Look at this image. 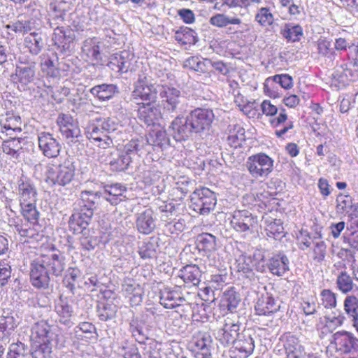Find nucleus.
Masks as SVG:
<instances>
[{"instance_id": "nucleus-49", "label": "nucleus", "mask_w": 358, "mask_h": 358, "mask_svg": "<svg viewBox=\"0 0 358 358\" xmlns=\"http://www.w3.org/2000/svg\"><path fill=\"white\" fill-rule=\"evenodd\" d=\"M158 250L157 241L151 238L149 241L143 243L139 248L138 254L142 259H151L157 256Z\"/></svg>"}, {"instance_id": "nucleus-62", "label": "nucleus", "mask_w": 358, "mask_h": 358, "mask_svg": "<svg viewBox=\"0 0 358 358\" xmlns=\"http://www.w3.org/2000/svg\"><path fill=\"white\" fill-rule=\"evenodd\" d=\"M129 330L133 336L139 343H143L147 338L141 325L136 320H132L130 322Z\"/></svg>"}, {"instance_id": "nucleus-33", "label": "nucleus", "mask_w": 358, "mask_h": 358, "mask_svg": "<svg viewBox=\"0 0 358 358\" xmlns=\"http://www.w3.org/2000/svg\"><path fill=\"white\" fill-rule=\"evenodd\" d=\"M227 143L234 148L240 147L245 141V129L240 124H231L228 126Z\"/></svg>"}, {"instance_id": "nucleus-61", "label": "nucleus", "mask_w": 358, "mask_h": 358, "mask_svg": "<svg viewBox=\"0 0 358 358\" xmlns=\"http://www.w3.org/2000/svg\"><path fill=\"white\" fill-rule=\"evenodd\" d=\"M50 343H34L36 348L32 352L33 358H50L52 352V347Z\"/></svg>"}, {"instance_id": "nucleus-52", "label": "nucleus", "mask_w": 358, "mask_h": 358, "mask_svg": "<svg viewBox=\"0 0 358 358\" xmlns=\"http://www.w3.org/2000/svg\"><path fill=\"white\" fill-rule=\"evenodd\" d=\"M211 63L208 59H201L199 57H190L184 62V66L195 71L205 72L207 64Z\"/></svg>"}, {"instance_id": "nucleus-5", "label": "nucleus", "mask_w": 358, "mask_h": 358, "mask_svg": "<svg viewBox=\"0 0 358 358\" xmlns=\"http://www.w3.org/2000/svg\"><path fill=\"white\" fill-rule=\"evenodd\" d=\"M214 119L213 111L208 108H197L188 115V120L196 134L208 131Z\"/></svg>"}, {"instance_id": "nucleus-56", "label": "nucleus", "mask_w": 358, "mask_h": 358, "mask_svg": "<svg viewBox=\"0 0 358 358\" xmlns=\"http://www.w3.org/2000/svg\"><path fill=\"white\" fill-rule=\"evenodd\" d=\"M336 209L338 213H349L352 211L353 208L355 210L356 209V208H354L352 199L349 195H338L336 199Z\"/></svg>"}, {"instance_id": "nucleus-3", "label": "nucleus", "mask_w": 358, "mask_h": 358, "mask_svg": "<svg viewBox=\"0 0 358 358\" xmlns=\"http://www.w3.org/2000/svg\"><path fill=\"white\" fill-rule=\"evenodd\" d=\"M192 206L201 215H208L216 205L215 193L207 187L196 189L191 197Z\"/></svg>"}, {"instance_id": "nucleus-22", "label": "nucleus", "mask_w": 358, "mask_h": 358, "mask_svg": "<svg viewBox=\"0 0 358 358\" xmlns=\"http://www.w3.org/2000/svg\"><path fill=\"white\" fill-rule=\"evenodd\" d=\"M127 188L122 184L115 183L110 185H106L102 192H101V199L107 201L111 205L115 206L120 202L125 200Z\"/></svg>"}, {"instance_id": "nucleus-53", "label": "nucleus", "mask_w": 358, "mask_h": 358, "mask_svg": "<svg viewBox=\"0 0 358 358\" xmlns=\"http://www.w3.org/2000/svg\"><path fill=\"white\" fill-rule=\"evenodd\" d=\"M320 304L327 309H332L337 306L336 294L329 289H324L320 294Z\"/></svg>"}, {"instance_id": "nucleus-31", "label": "nucleus", "mask_w": 358, "mask_h": 358, "mask_svg": "<svg viewBox=\"0 0 358 358\" xmlns=\"http://www.w3.org/2000/svg\"><path fill=\"white\" fill-rule=\"evenodd\" d=\"M93 216L92 211H84L80 210V212L73 214L69 220V227L73 230L74 233H80L88 226L91 218Z\"/></svg>"}, {"instance_id": "nucleus-29", "label": "nucleus", "mask_w": 358, "mask_h": 358, "mask_svg": "<svg viewBox=\"0 0 358 358\" xmlns=\"http://www.w3.org/2000/svg\"><path fill=\"white\" fill-rule=\"evenodd\" d=\"M280 305L271 296L266 294L259 298L255 305L256 313L259 315H269L277 312Z\"/></svg>"}, {"instance_id": "nucleus-40", "label": "nucleus", "mask_w": 358, "mask_h": 358, "mask_svg": "<svg viewBox=\"0 0 358 358\" xmlns=\"http://www.w3.org/2000/svg\"><path fill=\"white\" fill-rule=\"evenodd\" d=\"M90 92L99 100L106 101L111 99L117 92V87L113 84H102L93 87Z\"/></svg>"}, {"instance_id": "nucleus-2", "label": "nucleus", "mask_w": 358, "mask_h": 358, "mask_svg": "<svg viewBox=\"0 0 358 358\" xmlns=\"http://www.w3.org/2000/svg\"><path fill=\"white\" fill-rule=\"evenodd\" d=\"M246 167L253 178H266L273 171V160L264 153H258L248 158Z\"/></svg>"}, {"instance_id": "nucleus-6", "label": "nucleus", "mask_w": 358, "mask_h": 358, "mask_svg": "<svg viewBox=\"0 0 358 358\" xmlns=\"http://www.w3.org/2000/svg\"><path fill=\"white\" fill-rule=\"evenodd\" d=\"M98 118L89 123L86 127L85 134L87 138L95 145L106 149L113 144L112 137L108 136L101 126Z\"/></svg>"}, {"instance_id": "nucleus-23", "label": "nucleus", "mask_w": 358, "mask_h": 358, "mask_svg": "<svg viewBox=\"0 0 358 358\" xmlns=\"http://www.w3.org/2000/svg\"><path fill=\"white\" fill-rule=\"evenodd\" d=\"M127 188L122 184L115 183L110 185H106L102 192H101V199L107 201L111 205L115 206L120 202L125 200Z\"/></svg>"}, {"instance_id": "nucleus-15", "label": "nucleus", "mask_w": 358, "mask_h": 358, "mask_svg": "<svg viewBox=\"0 0 358 358\" xmlns=\"http://www.w3.org/2000/svg\"><path fill=\"white\" fill-rule=\"evenodd\" d=\"M169 129L171 135L177 141H185L194 133V129L188 120V115L186 117H176Z\"/></svg>"}, {"instance_id": "nucleus-10", "label": "nucleus", "mask_w": 358, "mask_h": 358, "mask_svg": "<svg viewBox=\"0 0 358 358\" xmlns=\"http://www.w3.org/2000/svg\"><path fill=\"white\" fill-rule=\"evenodd\" d=\"M238 320L227 317L222 328L217 330L216 338L224 345L233 343L239 335Z\"/></svg>"}, {"instance_id": "nucleus-64", "label": "nucleus", "mask_w": 358, "mask_h": 358, "mask_svg": "<svg viewBox=\"0 0 358 358\" xmlns=\"http://www.w3.org/2000/svg\"><path fill=\"white\" fill-rule=\"evenodd\" d=\"M344 237L348 239L350 245L358 250V226L355 228L353 227H347Z\"/></svg>"}, {"instance_id": "nucleus-60", "label": "nucleus", "mask_w": 358, "mask_h": 358, "mask_svg": "<svg viewBox=\"0 0 358 358\" xmlns=\"http://www.w3.org/2000/svg\"><path fill=\"white\" fill-rule=\"evenodd\" d=\"M108 136L119 129L120 127L116 117L98 118Z\"/></svg>"}, {"instance_id": "nucleus-48", "label": "nucleus", "mask_w": 358, "mask_h": 358, "mask_svg": "<svg viewBox=\"0 0 358 358\" xmlns=\"http://www.w3.org/2000/svg\"><path fill=\"white\" fill-rule=\"evenodd\" d=\"M175 38L184 45L194 44L197 41L196 32L187 27H180L177 30L175 34Z\"/></svg>"}, {"instance_id": "nucleus-55", "label": "nucleus", "mask_w": 358, "mask_h": 358, "mask_svg": "<svg viewBox=\"0 0 358 358\" xmlns=\"http://www.w3.org/2000/svg\"><path fill=\"white\" fill-rule=\"evenodd\" d=\"M336 285L338 289L345 294L352 291L355 285L351 277L345 272H342L337 278Z\"/></svg>"}, {"instance_id": "nucleus-38", "label": "nucleus", "mask_w": 358, "mask_h": 358, "mask_svg": "<svg viewBox=\"0 0 358 358\" xmlns=\"http://www.w3.org/2000/svg\"><path fill=\"white\" fill-rule=\"evenodd\" d=\"M264 230L268 237L277 239L284 233L282 222L280 220L273 219L271 217H264Z\"/></svg>"}, {"instance_id": "nucleus-26", "label": "nucleus", "mask_w": 358, "mask_h": 358, "mask_svg": "<svg viewBox=\"0 0 358 358\" xmlns=\"http://www.w3.org/2000/svg\"><path fill=\"white\" fill-rule=\"evenodd\" d=\"M145 138L140 136L136 138H132L127 143L120 152L132 162L133 160L139 157L145 151Z\"/></svg>"}, {"instance_id": "nucleus-35", "label": "nucleus", "mask_w": 358, "mask_h": 358, "mask_svg": "<svg viewBox=\"0 0 358 358\" xmlns=\"http://www.w3.org/2000/svg\"><path fill=\"white\" fill-rule=\"evenodd\" d=\"M55 310L58 316L59 322L65 325H69L71 322V317L73 310L66 299L60 297L56 303Z\"/></svg>"}, {"instance_id": "nucleus-51", "label": "nucleus", "mask_w": 358, "mask_h": 358, "mask_svg": "<svg viewBox=\"0 0 358 358\" xmlns=\"http://www.w3.org/2000/svg\"><path fill=\"white\" fill-rule=\"evenodd\" d=\"M255 20L262 27H268L273 24L274 15L269 8L262 7L257 10Z\"/></svg>"}, {"instance_id": "nucleus-36", "label": "nucleus", "mask_w": 358, "mask_h": 358, "mask_svg": "<svg viewBox=\"0 0 358 358\" xmlns=\"http://www.w3.org/2000/svg\"><path fill=\"white\" fill-rule=\"evenodd\" d=\"M178 276L185 283L197 285L200 282L201 271L198 266L189 264L179 271Z\"/></svg>"}, {"instance_id": "nucleus-50", "label": "nucleus", "mask_w": 358, "mask_h": 358, "mask_svg": "<svg viewBox=\"0 0 358 358\" xmlns=\"http://www.w3.org/2000/svg\"><path fill=\"white\" fill-rule=\"evenodd\" d=\"M210 23L217 27H224L229 24H240L241 20L238 17H229L224 14H216L210 18Z\"/></svg>"}, {"instance_id": "nucleus-7", "label": "nucleus", "mask_w": 358, "mask_h": 358, "mask_svg": "<svg viewBox=\"0 0 358 358\" xmlns=\"http://www.w3.org/2000/svg\"><path fill=\"white\" fill-rule=\"evenodd\" d=\"M48 257H37L31 264L30 279L32 285L37 288L48 287L50 278L45 263Z\"/></svg>"}, {"instance_id": "nucleus-63", "label": "nucleus", "mask_w": 358, "mask_h": 358, "mask_svg": "<svg viewBox=\"0 0 358 358\" xmlns=\"http://www.w3.org/2000/svg\"><path fill=\"white\" fill-rule=\"evenodd\" d=\"M271 78L284 90H289L293 87V78L288 74H277Z\"/></svg>"}, {"instance_id": "nucleus-16", "label": "nucleus", "mask_w": 358, "mask_h": 358, "mask_svg": "<svg viewBox=\"0 0 358 358\" xmlns=\"http://www.w3.org/2000/svg\"><path fill=\"white\" fill-rule=\"evenodd\" d=\"M103 42L99 38L92 37L85 39L82 45V57L87 61L99 62L101 60V48Z\"/></svg>"}, {"instance_id": "nucleus-4", "label": "nucleus", "mask_w": 358, "mask_h": 358, "mask_svg": "<svg viewBox=\"0 0 358 358\" xmlns=\"http://www.w3.org/2000/svg\"><path fill=\"white\" fill-rule=\"evenodd\" d=\"M160 85H156L151 83L150 77L144 73L140 74L134 84V90L131 94L132 99L136 103L138 99L155 101L157 99V94Z\"/></svg>"}, {"instance_id": "nucleus-45", "label": "nucleus", "mask_w": 358, "mask_h": 358, "mask_svg": "<svg viewBox=\"0 0 358 358\" xmlns=\"http://www.w3.org/2000/svg\"><path fill=\"white\" fill-rule=\"evenodd\" d=\"M350 54L354 57V62L348 64H343L341 65V68L343 69V73L346 77H350V79L354 80L358 77L357 73H352L351 66L355 69V71H358V43L357 45L353 44L349 46Z\"/></svg>"}, {"instance_id": "nucleus-13", "label": "nucleus", "mask_w": 358, "mask_h": 358, "mask_svg": "<svg viewBox=\"0 0 358 358\" xmlns=\"http://www.w3.org/2000/svg\"><path fill=\"white\" fill-rule=\"evenodd\" d=\"M232 344L229 350L231 358H247L255 348V342L250 335H243Z\"/></svg>"}, {"instance_id": "nucleus-37", "label": "nucleus", "mask_w": 358, "mask_h": 358, "mask_svg": "<svg viewBox=\"0 0 358 358\" xmlns=\"http://www.w3.org/2000/svg\"><path fill=\"white\" fill-rule=\"evenodd\" d=\"M161 220L164 222L165 230L172 234H178L185 229V222L184 219L181 217H169V214L167 211L162 214Z\"/></svg>"}, {"instance_id": "nucleus-17", "label": "nucleus", "mask_w": 358, "mask_h": 358, "mask_svg": "<svg viewBox=\"0 0 358 358\" xmlns=\"http://www.w3.org/2000/svg\"><path fill=\"white\" fill-rule=\"evenodd\" d=\"M184 301L180 287H166L160 292V303L166 308H174L180 306Z\"/></svg>"}, {"instance_id": "nucleus-34", "label": "nucleus", "mask_w": 358, "mask_h": 358, "mask_svg": "<svg viewBox=\"0 0 358 358\" xmlns=\"http://www.w3.org/2000/svg\"><path fill=\"white\" fill-rule=\"evenodd\" d=\"M101 199V192H94L92 191H83L80 194L79 206L80 209L87 211H92L94 213L97 204Z\"/></svg>"}, {"instance_id": "nucleus-12", "label": "nucleus", "mask_w": 358, "mask_h": 358, "mask_svg": "<svg viewBox=\"0 0 358 358\" xmlns=\"http://www.w3.org/2000/svg\"><path fill=\"white\" fill-rule=\"evenodd\" d=\"M122 293L128 299L131 306H139L143 301V287L134 279H126L122 285Z\"/></svg>"}, {"instance_id": "nucleus-21", "label": "nucleus", "mask_w": 358, "mask_h": 358, "mask_svg": "<svg viewBox=\"0 0 358 358\" xmlns=\"http://www.w3.org/2000/svg\"><path fill=\"white\" fill-rule=\"evenodd\" d=\"M156 218L151 208H146L136 215V227L143 234H150L156 227Z\"/></svg>"}, {"instance_id": "nucleus-18", "label": "nucleus", "mask_w": 358, "mask_h": 358, "mask_svg": "<svg viewBox=\"0 0 358 358\" xmlns=\"http://www.w3.org/2000/svg\"><path fill=\"white\" fill-rule=\"evenodd\" d=\"M38 146L43 155L48 157H56L59 155L61 146L50 133L41 132L38 136Z\"/></svg>"}, {"instance_id": "nucleus-8", "label": "nucleus", "mask_w": 358, "mask_h": 358, "mask_svg": "<svg viewBox=\"0 0 358 358\" xmlns=\"http://www.w3.org/2000/svg\"><path fill=\"white\" fill-rule=\"evenodd\" d=\"M231 227L238 232H252L257 227V218L248 210H236L231 215Z\"/></svg>"}, {"instance_id": "nucleus-28", "label": "nucleus", "mask_w": 358, "mask_h": 358, "mask_svg": "<svg viewBox=\"0 0 358 358\" xmlns=\"http://www.w3.org/2000/svg\"><path fill=\"white\" fill-rule=\"evenodd\" d=\"M269 122L271 127L275 129V134L279 138H283L285 134L294 127V123L288 120L285 109H282L279 115L271 118Z\"/></svg>"}, {"instance_id": "nucleus-25", "label": "nucleus", "mask_w": 358, "mask_h": 358, "mask_svg": "<svg viewBox=\"0 0 358 358\" xmlns=\"http://www.w3.org/2000/svg\"><path fill=\"white\" fill-rule=\"evenodd\" d=\"M70 9L67 0H58L49 5V17L50 24L58 25L64 20L66 12Z\"/></svg>"}, {"instance_id": "nucleus-59", "label": "nucleus", "mask_w": 358, "mask_h": 358, "mask_svg": "<svg viewBox=\"0 0 358 358\" xmlns=\"http://www.w3.org/2000/svg\"><path fill=\"white\" fill-rule=\"evenodd\" d=\"M264 92L271 98L276 99L281 96V92L277 85L271 77L267 78L264 83Z\"/></svg>"}, {"instance_id": "nucleus-39", "label": "nucleus", "mask_w": 358, "mask_h": 358, "mask_svg": "<svg viewBox=\"0 0 358 358\" xmlns=\"http://www.w3.org/2000/svg\"><path fill=\"white\" fill-rule=\"evenodd\" d=\"M172 181V192L173 194H177V198L182 199L189 192V179L185 176H171Z\"/></svg>"}, {"instance_id": "nucleus-41", "label": "nucleus", "mask_w": 358, "mask_h": 358, "mask_svg": "<svg viewBox=\"0 0 358 358\" xmlns=\"http://www.w3.org/2000/svg\"><path fill=\"white\" fill-rule=\"evenodd\" d=\"M24 47L33 55H37L42 47V39L38 33L24 31Z\"/></svg>"}, {"instance_id": "nucleus-57", "label": "nucleus", "mask_w": 358, "mask_h": 358, "mask_svg": "<svg viewBox=\"0 0 358 358\" xmlns=\"http://www.w3.org/2000/svg\"><path fill=\"white\" fill-rule=\"evenodd\" d=\"M22 149L21 145L20 138H12L6 142V144L3 147V151L8 155L18 159L20 150Z\"/></svg>"}, {"instance_id": "nucleus-32", "label": "nucleus", "mask_w": 358, "mask_h": 358, "mask_svg": "<svg viewBox=\"0 0 358 358\" xmlns=\"http://www.w3.org/2000/svg\"><path fill=\"white\" fill-rule=\"evenodd\" d=\"M196 248L200 252L210 255L217 249V238L215 236L208 233L199 234L196 239Z\"/></svg>"}, {"instance_id": "nucleus-27", "label": "nucleus", "mask_w": 358, "mask_h": 358, "mask_svg": "<svg viewBox=\"0 0 358 358\" xmlns=\"http://www.w3.org/2000/svg\"><path fill=\"white\" fill-rule=\"evenodd\" d=\"M52 338V333L46 321L38 322L31 328L30 338L34 343H50Z\"/></svg>"}, {"instance_id": "nucleus-19", "label": "nucleus", "mask_w": 358, "mask_h": 358, "mask_svg": "<svg viewBox=\"0 0 358 358\" xmlns=\"http://www.w3.org/2000/svg\"><path fill=\"white\" fill-rule=\"evenodd\" d=\"M137 104L139 105L138 117L148 126L155 125L162 117L159 108L152 103H137Z\"/></svg>"}, {"instance_id": "nucleus-11", "label": "nucleus", "mask_w": 358, "mask_h": 358, "mask_svg": "<svg viewBox=\"0 0 358 358\" xmlns=\"http://www.w3.org/2000/svg\"><path fill=\"white\" fill-rule=\"evenodd\" d=\"M332 342L338 351L343 353H350L356 351L358 347V339L352 332L342 330L334 333Z\"/></svg>"}, {"instance_id": "nucleus-58", "label": "nucleus", "mask_w": 358, "mask_h": 358, "mask_svg": "<svg viewBox=\"0 0 358 358\" xmlns=\"http://www.w3.org/2000/svg\"><path fill=\"white\" fill-rule=\"evenodd\" d=\"M345 313L352 317L358 313V298L354 295L347 296L343 302Z\"/></svg>"}, {"instance_id": "nucleus-44", "label": "nucleus", "mask_w": 358, "mask_h": 358, "mask_svg": "<svg viewBox=\"0 0 358 358\" xmlns=\"http://www.w3.org/2000/svg\"><path fill=\"white\" fill-rule=\"evenodd\" d=\"M240 300L238 294L234 288H230L224 292L221 299V306L233 313L238 307Z\"/></svg>"}, {"instance_id": "nucleus-42", "label": "nucleus", "mask_w": 358, "mask_h": 358, "mask_svg": "<svg viewBox=\"0 0 358 358\" xmlns=\"http://www.w3.org/2000/svg\"><path fill=\"white\" fill-rule=\"evenodd\" d=\"M145 141L146 146L150 145L162 147L167 143L169 139L166 131L159 127H157L150 131Z\"/></svg>"}, {"instance_id": "nucleus-54", "label": "nucleus", "mask_w": 358, "mask_h": 358, "mask_svg": "<svg viewBox=\"0 0 358 358\" xmlns=\"http://www.w3.org/2000/svg\"><path fill=\"white\" fill-rule=\"evenodd\" d=\"M131 162L120 151L115 157H113L109 162L111 170L114 171H123L127 170Z\"/></svg>"}, {"instance_id": "nucleus-24", "label": "nucleus", "mask_w": 358, "mask_h": 358, "mask_svg": "<svg viewBox=\"0 0 358 358\" xmlns=\"http://www.w3.org/2000/svg\"><path fill=\"white\" fill-rule=\"evenodd\" d=\"M159 93L162 102L164 103V108L171 112L176 111L180 103V90L173 87L162 85L159 89Z\"/></svg>"}, {"instance_id": "nucleus-47", "label": "nucleus", "mask_w": 358, "mask_h": 358, "mask_svg": "<svg viewBox=\"0 0 358 358\" xmlns=\"http://www.w3.org/2000/svg\"><path fill=\"white\" fill-rule=\"evenodd\" d=\"M281 34L288 41H299L303 35V29L299 24H285L281 29Z\"/></svg>"}, {"instance_id": "nucleus-1", "label": "nucleus", "mask_w": 358, "mask_h": 358, "mask_svg": "<svg viewBox=\"0 0 358 358\" xmlns=\"http://www.w3.org/2000/svg\"><path fill=\"white\" fill-rule=\"evenodd\" d=\"M75 171L76 166L70 158L65 159L59 165L49 164L45 167V181L52 185L65 186L73 180Z\"/></svg>"}, {"instance_id": "nucleus-43", "label": "nucleus", "mask_w": 358, "mask_h": 358, "mask_svg": "<svg viewBox=\"0 0 358 358\" xmlns=\"http://www.w3.org/2000/svg\"><path fill=\"white\" fill-rule=\"evenodd\" d=\"M324 329L327 332H332L338 327L343 325L345 317L341 311L333 312L330 315L324 317Z\"/></svg>"}, {"instance_id": "nucleus-46", "label": "nucleus", "mask_w": 358, "mask_h": 358, "mask_svg": "<svg viewBox=\"0 0 358 358\" xmlns=\"http://www.w3.org/2000/svg\"><path fill=\"white\" fill-rule=\"evenodd\" d=\"M40 257H48V259L45 265L52 271L55 275H59L64 268V263L62 257L59 254L52 253L50 255H41Z\"/></svg>"}, {"instance_id": "nucleus-20", "label": "nucleus", "mask_w": 358, "mask_h": 358, "mask_svg": "<svg viewBox=\"0 0 358 358\" xmlns=\"http://www.w3.org/2000/svg\"><path fill=\"white\" fill-rule=\"evenodd\" d=\"M24 202L27 197L29 202L27 204L28 209L26 210L27 214L24 213V219L26 218L28 222L36 223L37 222L38 213L35 209L34 204L36 201V191L33 184L29 180L24 182Z\"/></svg>"}, {"instance_id": "nucleus-30", "label": "nucleus", "mask_w": 358, "mask_h": 358, "mask_svg": "<svg viewBox=\"0 0 358 358\" xmlns=\"http://www.w3.org/2000/svg\"><path fill=\"white\" fill-rule=\"evenodd\" d=\"M289 264L288 258L285 255L280 253L271 257L267 266L272 274L282 276L289 271Z\"/></svg>"}, {"instance_id": "nucleus-9", "label": "nucleus", "mask_w": 358, "mask_h": 358, "mask_svg": "<svg viewBox=\"0 0 358 358\" xmlns=\"http://www.w3.org/2000/svg\"><path fill=\"white\" fill-rule=\"evenodd\" d=\"M136 59L134 55L129 51L124 50L110 57L108 67L117 73H124L134 70Z\"/></svg>"}, {"instance_id": "nucleus-14", "label": "nucleus", "mask_w": 358, "mask_h": 358, "mask_svg": "<svg viewBox=\"0 0 358 358\" xmlns=\"http://www.w3.org/2000/svg\"><path fill=\"white\" fill-rule=\"evenodd\" d=\"M210 336L206 333L199 332L192 341V351L196 358H210L211 356Z\"/></svg>"}]
</instances>
